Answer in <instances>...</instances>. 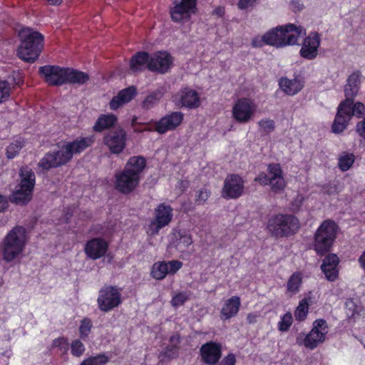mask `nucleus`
I'll return each instance as SVG.
<instances>
[{"label":"nucleus","mask_w":365,"mask_h":365,"mask_svg":"<svg viewBox=\"0 0 365 365\" xmlns=\"http://www.w3.org/2000/svg\"><path fill=\"white\" fill-rule=\"evenodd\" d=\"M29 240L26 229L15 226L10 230L0 242V257L6 264L19 260L26 250Z\"/></svg>","instance_id":"nucleus-1"},{"label":"nucleus","mask_w":365,"mask_h":365,"mask_svg":"<svg viewBox=\"0 0 365 365\" xmlns=\"http://www.w3.org/2000/svg\"><path fill=\"white\" fill-rule=\"evenodd\" d=\"M29 240L26 229L15 226L10 230L0 242V257L6 264L19 260L26 250Z\"/></svg>","instance_id":"nucleus-2"},{"label":"nucleus","mask_w":365,"mask_h":365,"mask_svg":"<svg viewBox=\"0 0 365 365\" xmlns=\"http://www.w3.org/2000/svg\"><path fill=\"white\" fill-rule=\"evenodd\" d=\"M145 167V160L141 156L131 157L124 169L115 175V187L119 192L128 194L138 185L140 173Z\"/></svg>","instance_id":"nucleus-3"},{"label":"nucleus","mask_w":365,"mask_h":365,"mask_svg":"<svg viewBox=\"0 0 365 365\" xmlns=\"http://www.w3.org/2000/svg\"><path fill=\"white\" fill-rule=\"evenodd\" d=\"M20 45L17 50L18 56L26 62H34L43 48V36L31 28H23L19 31Z\"/></svg>","instance_id":"nucleus-4"},{"label":"nucleus","mask_w":365,"mask_h":365,"mask_svg":"<svg viewBox=\"0 0 365 365\" xmlns=\"http://www.w3.org/2000/svg\"><path fill=\"white\" fill-rule=\"evenodd\" d=\"M338 230V225L331 220H324L320 224L315 231L312 245L317 255H323L330 251L336 240Z\"/></svg>","instance_id":"nucleus-5"},{"label":"nucleus","mask_w":365,"mask_h":365,"mask_svg":"<svg viewBox=\"0 0 365 365\" xmlns=\"http://www.w3.org/2000/svg\"><path fill=\"white\" fill-rule=\"evenodd\" d=\"M328 331L329 327L327 322L323 319H316L309 333L300 332L298 334L296 343L299 346L313 350L326 340Z\"/></svg>","instance_id":"nucleus-6"},{"label":"nucleus","mask_w":365,"mask_h":365,"mask_svg":"<svg viewBox=\"0 0 365 365\" xmlns=\"http://www.w3.org/2000/svg\"><path fill=\"white\" fill-rule=\"evenodd\" d=\"M35 182V174L32 170L28 167L21 168L20 182L11 195V200L21 205L28 203L32 197Z\"/></svg>","instance_id":"nucleus-7"},{"label":"nucleus","mask_w":365,"mask_h":365,"mask_svg":"<svg viewBox=\"0 0 365 365\" xmlns=\"http://www.w3.org/2000/svg\"><path fill=\"white\" fill-rule=\"evenodd\" d=\"M299 226V220L292 215L277 214L271 217L267 222V229L276 237L293 235Z\"/></svg>","instance_id":"nucleus-8"},{"label":"nucleus","mask_w":365,"mask_h":365,"mask_svg":"<svg viewBox=\"0 0 365 365\" xmlns=\"http://www.w3.org/2000/svg\"><path fill=\"white\" fill-rule=\"evenodd\" d=\"M257 105L251 98L242 97L236 100L232 108V117L238 123L245 124L255 118Z\"/></svg>","instance_id":"nucleus-9"},{"label":"nucleus","mask_w":365,"mask_h":365,"mask_svg":"<svg viewBox=\"0 0 365 365\" xmlns=\"http://www.w3.org/2000/svg\"><path fill=\"white\" fill-rule=\"evenodd\" d=\"M255 180L262 185H269L272 191L274 192H280L286 187L282 170L278 163L269 164L267 168V175L261 173Z\"/></svg>","instance_id":"nucleus-10"},{"label":"nucleus","mask_w":365,"mask_h":365,"mask_svg":"<svg viewBox=\"0 0 365 365\" xmlns=\"http://www.w3.org/2000/svg\"><path fill=\"white\" fill-rule=\"evenodd\" d=\"M93 143V137L82 138L73 142H67L54 153L59 165H62L71 160L73 155L80 153Z\"/></svg>","instance_id":"nucleus-11"},{"label":"nucleus","mask_w":365,"mask_h":365,"mask_svg":"<svg viewBox=\"0 0 365 365\" xmlns=\"http://www.w3.org/2000/svg\"><path fill=\"white\" fill-rule=\"evenodd\" d=\"M173 208L169 205L161 203L154 210V218L146 227L149 236H155L160 230L168 226L173 217Z\"/></svg>","instance_id":"nucleus-12"},{"label":"nucleus","mask_w":365,"mask_h":365,"mask_svg":"<svg viewBox=\"0 0 365 365\" xmlns=\"http://www.w3.org/2000/svg\"><path fill=\"white\" fill-rule=\"evenodd\" d=\"M97 302L101 311L108 312L112 310L121 303L120 289L112 286L103 287L99 292Z\"/></svg>","instance_id":"nucleus-13"},{"label":"nucleus","mask_w":365,"mask_h":365,"mask_svg":"<svg viewBox=\"0 0 365 365\" xmlns=\"http://www.w3.org/2000/svg\"><path fill=\"white\" fill-rule=\"evenodd\" d=\"M195 9L196 0H176L170 10L171 19L175 22L188 21Z\"/></svg>","instance_id":"nucleus-14"},{"label":"nucleus","mask_w":365,"mask_h":365,"mask_svg":"<svg viewBox=\"0 0 365 365\" xmlns=\"http://www.w3.org/2000/svg\"><path fill=\"white\" fill-rule=\"evenodd\" d=\"M320 45V35L317 32L310 33L302 43L299 50L300 56L307 60L315 59L319 54Z\"/></svg>","instance_id":"nucleus-15"},{"label":"nucleus","mask_w":365,"mask_h":365,"mask_svg":"<svg viewBox=\"0 0 365 365\" xmlns=\"http://www.w3.org/2000/svg\"><path fill=\"white\" fill-rule=\"evenodd\" d=\"M193 240L192 236L183 231H175L170 244L171 248L180 255L181 257L188 256L192 252Z\"/></svg>","instance_id":"nucleus-16"},{"label":"nucleus","mask_w":365,"mask_h":365,"mask_svg":"<svg viewBox=\"0 0 365 365\" xmlns=\"http://www.w3.org/2000/svg\"><path fill=\"white\" fill-rule=\"evenodd\" d=\"M103 143L113 154H119L126 145V132L119 128L108 133L103 138Z\"/></svg>","instance_id":"nucleus-17"},{"label":"nucleus","mask_w":365,"mask_h":365,"mask_svg":"<svg viewBox=\"0 0 365 365\" xmlns=\"http://www.w3.org/2000/svg\"><path fill=\"white\" fill-rule=\"evenodd\" d=\"M173 101L175 104L188 108H197L201 103L199 93L189 87L180 90L173 96Z\"/></svg>","instance_id":"nucleus-18"},{"label":"nucleus","mask_w":365,"mask_h":365,"mask_svg":"<svg viewBox=\"0 0 365 365\" xmlns=\"http://www.w3.org/2000/svg\"><path fill=\"white\" fill-rule=\"evenodd\" d=\"M244 181L237 175H228L224 182L222 196L226 199H236L243 193Z\"/></svg>","instance_id":"nucleus-19"},{"label":"nucleus","mask_w":365,"mask_h":365,"mask_svg":"<svg viewBox=\"0 0 365 365\" xmlns=\"http://www.w3.org/2000/svg\"><path fill=\"white\" fill-rule=\"evenodd\" d=\"M39 71L48 85L59 86L65 83L67 68L47 65L41 66Z\"/></svg>","instance_id":"nucleus-20"},{"label":"nucleus","mask_w":365,"mask_h":365,"mask_svg":"<svg viewBox=\"0 0 365 365\" xmlns=\"http://www.w3.org/2000/svg\"><path fill=\"white\" fill-rule=\"evenodd\" d=\"M182 267V263L178 260L157 262L152 266L150 275L157 280H161L168 274H175Z\"/></svg>","instance_id":"nucleus-21"},{"label":"nucleus","mask_w":365,"mask_h":365,"mask_svg":"<svg viewBox=\"0 0 365 365\" xmlns=\"http://www.w3.org/2000/svg\"><path fill=\"white\" fill-rule=\"evenodd\" d=\"M173 63V58L166 51H158L150 58L148 68L160 73H167Z\"/></svg>","instance_id":"nucleus-22"},{"label":"nucleus","mask_w":365,"mask_h":365,"mask_svg":"<svg viewBox=\"0 0 365 365\" xmlns=\"http://www.w3.org/2000/svg\"><path fill=\"white\" fill-rule=\"evenodd\" d=\"M282 32L283 47L298 44L299 38L306 34V29L294 24L281 26Z\"/></svg>","instance_id":"nucleus-23"},{"label":"nucleus","mask_w":365,"mask_h":365,"mask_svg":"<svg viewBox=\"0 0 365 365\" xmlns=\"http://www.w3.org/2000/svg\"><path fill=\"white\" fill-rule=\"evenodd\" d=\"M108 250V243L102 238L96 237L88 240L85 245V253L92 259L103 257Z\"/></svg>","instance_id":"nucleus-24"},{"label":"nucleus","mask_w":365,"mask_h":365,"mask_svg":"<svg viewBox=\"0 0 365 365\" xmlns=\"http://www.w3.org/2000/svg\"><path fill=\"white\" fill-rule=\"evenodd\" d=\"M183 120V114L181 112H173L162 118L155 125L158 133L163 134L169 130L175 129L180 125Z\"/></svg>","instance_id":"nucleus-25"},{"label":"nucleus","mask_w":365,"mask_h":365,"mask_svg":"<svg viewBox=\"0 0 365 365\" xmlns=\"http://www.w3.org/2000/svg\"><path fill=\"white\" fill-rule=\"evenodd\" d=\"M200 356L206 364H215L221 356L220 344L210 341L203 344L200 348Z\"/></svg>","instance_id":"nucleus-26"},{"label":"nucleus","mask_w":365,"mask_h":365,"mask_svg":"<svg viewBox=\"0 0 365 365\" xmlns=\"http://www.w3.org/2000/svg\"><path fill=\"white\" fill-rule=\"evenodd\" d=\"M339 263V259L335 254H329L324 259L321 269L328 281L334 282L338 278Z\"/></svg>","instance_id":"nucleus-27"},{"label":"nucleus","mask_w":365,"mask_h":365,"mask_svg":"<svg viewBox=\"0 0 365 365\" xmlns=\"http://www.w3.org/2000/svg\"><path fill=\"white\" fill-rule=\"evenodd\" d=\"M351 119V118L347 113V109L345 106L339 103L331 125V131L336 134L342 133L346 129Z\"/></svg>","instance_id":"nucleus-28"},{"label":"nucleus","mask_w":365,"mask_h":365,"mask_svg":"<svg viewBox=\"0 0 365 365\" xmlns=\"http://www.w3.org/2000/svg\"><path fill=\"white\" fill-rule=\"evenodd\" d=\"M304 86V81L299 78L289 79L287 77H282L279 80V88L288 96L297 94L302 90Z\"/></svg>","instance_id":"nucleus-29"},{"label":"nucleus","mask_w":365,"mask_h":365,"mask_svg":"<svg viewBox=\"0 0 365 365\" xmlns=\"http://www.w3.org/2000/svg\"><path fill=\"white\" fill-rule=\"evenodd\" d=\"M136 88L130 86L120 91L117 96H114L110 101V108L117 110L125 104L129 103L136 95Z\"/></svg>","instance_id":"nucleus-30"},{"label":"nucleus","mask_w":365,"mask_h":365,"mask_svg":"<svg viewBox=\"0 0 365 365\" xmlns=\"http://www.w3.org/2000/svg\"><path fill=\"white\" fill-rule=\"evenodd\" d=\"M361 76V73L358 71L349 75L344 87L346 99H354L357 95L360 88Z\"/></svg>","instance_id":"nucleus-31"},{"label":"nucleus","mask_w":365,"mask_h":365,"mask_svg":"<svg viewBox=\"0 0 365 365\" xmlns=\"http://www.w3.org/2000/svg\"><path fill=\"white\" fill-rule=\"evenodd\" d=\"M240 305L241 300L237 296H233L225 300L220 311V319L227 320L235 317L239 312Z\"/></svg>","instance_id":"nucleus-32"},{"label":"nucleus","mask_w":365,"mask_h":365,"mask_svg":"<svg viewBox=\"0 0 365 365\" xmlns=\"http://www.w3.org/2000/svg\"><path fill=\"white\" fill-rule=\"evenodd\" d=\"M118 118L115 115L106 113L101 115L95 123L93 129L96 132H101L114 126L117 123Z\"/></svg>","instance_id":"nucleus-33"},{"label":"nucleus","mask_w":365,"mask_h":365,"mask_svg":"<svg viewBox=\"0 0 365 365\" xmlns=\"http://www.w3.org/2000/svg\"><path fill=\"white\" fill-rule=\"evenodd\" d=\"M264 39L267 45L277 48L283 47L282 32L281 26L274 28L264 34Z\"/></svg>","instance_id":"nucleus-34"},{"label":"nucleus","mask_w":365,"mask_h":365,"mask_svg":"<svg viewBox=\"0 0 365 365\" xmlns=\"http://www.w3.org/2000/svg\"><path fill=\"white\" fill-rule=\"evenodd\" d=\"M347 109V113L352 118L354 115L361 118L365 113V106L361 102H354V99H345L340 103Z\"/></svg>","instance_id":"nucleus-35"},{"label":"nucleus","mask_w":365,"mask_h":365,"mask_svg":"<svg viewBox=\"0 0 365 365\" xmlns=\"http://www.w3.org/2000/svg\"><path fill=\"white\" fill-rule=\"evenodd\" d=\"M303 273L299 271L294 272L288 279L287 282V292L291 295L299 292L302 284Z\"/></svg>","instance_id":"nucleus-36"},{"label":"nucleus","mask_w":365,"mask_h":365,"mask_svg":"<svg viewBox=\"0 0 365 365\" xmlns=\"http://www.w3.org/2000/svg\"><path fill=\"white\" fill-rule=\"evenodd\" d=\"M89 79L87 73L67 68L65 83L83 84Z\"/></svg>","instance_id":"nucleus-37"},{"label":"nucleus","mask_w":365,"mask_h":365,"mask_svg":"<svg viewBox=\"0 0 365 365\" xmlns=\"http://www.w3.org/2000/svg\"><path fill=\"white\" fill-rule=\"evenodd\" d=\"M150 58L146 52H138L130 59V68L132 71L136 72L142 70L145 64H148Z\"/></svg>","instance_id":"nucleus-38"},{"label":"nucleus","mask_w":365,"mask_h":365,"mask_svg":"<svg viewBox=\"0 0 365 365\" xmlns=\"http://www.w3.org/2000/svg\"><path fill=\"white\" fill-rule=\"evenodd\" d=\"M170 346L161 354L163 359L165 358L172 359L175 357L178 353L180 336L178 334H173L170 339Z\"/></svg>","instance_id":"nucleus-39"},{"label":"nucleus","mask_w":365,"mask_h":365,"mask_svg":"<svg viewBox=\"0 0 365 365\" xmlns=\"http://www.w3.org/2000/svg\"><path fill=\"white\" fill-rule=\"evenodd\" d=\"M24 140L21 137L14 138L6 147V155L9 159H13L19 155L20 150L24 145Z\"/></svg>","instance_id":"nucleus-40"},{"label":"nucleus","mask_w":365,"mask_h":365,"mask_svg":"<svg viewBox=\"0 0 365 365\" xmlns=\"http://www.w3.org/2000/svg\"><path fill=\"white\" fill-rule=\"evenodd\" d=\"M355 155L352 153L343 152L338 158V166L341 171L349 170L355 161Z\"/></svg>","instance_id":"nucleus-41"},{"label":"nucleus","mask_w":365,"mask_h":365,"mask_svg":"<svg viewBox=\"0 0 365 365\" xmlns=\"http://www.w3.org/2000/svg\"><path fill=\"white\" fill-rule=\"evenodd\" d=\"M310 298L306 297L299 301L294 311V317L297 321H304L308 314Z\"/></svg>","instance_id":"nucleus-42"},{"label":"nucleus","mask_w":365,"mask_h":365,"mask_svg":"<svg viewBox=\"0 0 365 365\" xmlns=\"http://www.w3.org/2000/svg\"><path fill=\"white\" fill-rule=\"evenodd\" d=\"M362 308L352 299H349L345 302V312L348 318L356 319L360 316Z\"/></svg>","instance_id":"nucleus-43"},{"label":"nucleus","mask_w":365,"mask_h":365,"mask_svg":"<svg viewBox=\"0 0 365 365\" xmlns=\"http://www.w3.org/2000/svg\"><path fill=\"white\" fill-rule=\"evenodd\" d=\"M165 89L160 88L150 93L144 100L143 105L145 108H150L155 105L163 96Z\"/></svg>","instance_id":"nucleus-44"},{"label":"nucleus","mask_w":365,"mask_h":365,"mask_svg":"<svg viewBox=\"0 0 365 365\" xmlns=\"http://www.w3.org/2000/svg\"><path fill=\"white\" fill-rule=\"evenodd\" d=\"M39 166L43 169L48 170L60 165L57 161L55 153H49L45 155V156L39 162Z\"/></svg>","instance_id":"nucleus-45"},{"label":"nucleus","mask_w":365,"mask_h":365,"mask_svg":"<svg viewBox=\"0 0 365 365\" xmlns=\"http://www.w3.org/2000/svg\"><path fill=\"white\" fill-rule=\"evenodd\" d=\"M293 323V317L292 313L287 312L280 317L277 323V328L280 331H287L289 329Z\"/></svg>","instance_id":"nucleus-46"},{"label":"nucleus","mask_w":365,"mask_h":365,"mask_svg":"<svg viewBox=\"0 0 365 365\" xmlns=\"http://www.w3.org/2000/svg\"><path fill=\"white\" fill-rule=\"evenodd\" d=\"M189 298L190 294L187 292H180L173 296L170 303L173 307L177 308L183 305L189 299Z\"/></svg>","instance_id":"nucleus-47"},{"label":"nucleus","mask_w":365,"mask_h":365,"mask_svg":"<svg viewBox=\"0 0 365 365\" xmlns=\"http://www.w3.org/2000/svg\"><path fill=\"white\" fill-rule=\"evenodd\" d=\"M11 86L5 81H0V103L7 101L10 96Z\"/></svg>","instance_id":"nucleus-48"},{"label":"nucleus","mask_w":365,"mask_h":365,"mask_svg":"<svg viewBox=\"0 0 365 365\" xmlns=\"http://www.w3.org/2000/svg\"><path fill=\"white\" fill-rule=\"evenodd\" d=\"M92 322L89 319H83L79 326V331L81 338L86 337L91 331Z\"/></svg>","instance_id":"nucleus-49"},{"label":"nucleus","mask_w":365,"mask_h":365,"mask_svg":"<svg viewBox=\"0 0 365 365\" xmlns=\"http://www.w3.org/2000/svg\"><path fill=\"white\" fill-rule=\"evenodd\" d=\"M71 350L73 356H81L85 351V346L80 340L76 339L71 344Z\"/></svg>","instance_id":"nucleus-50"},{"label":"nucleus","mask_w":365,"mask_h":365,"mask_svg":"<svg viewBox=\"0 0 365 365\" xmlns=\"http://www.w3.org/2000/svg\"><path fill=\"white\" fill-rule=\"evenodd\" d=\"M258 125L261 130L267 133L272 132L274 129V122L271 119H262L258 122Z\"/></svg>","instance_id":"nucleus-51"},{"label":"nucleus","mask_w":365,"mask_h":365,"mask_svg":"<svg viewBox=\"0 0 365 365\" xmlns=\"http://www.w3.org/2000/svg\"><path fill=\"white\" fill-rule=\"evenodd\" d=\"M210 192L206 188H202L197 192L196 195V202L199 205L205 203L210 197Z\"/></svg>","instance_id":"nucleus-52"},{"label":"nucleus","mask_w":365,"mask_h":365,"mask_svg":"<svg viewBox=\"0 0 365 365\" xmlns=\"http://www.w3.org/2000/svg\"><path fill=\"white\" fill-rule=\"evenodd\" d=\"M90 358L92 360L94 365H105L110 360V357L105 354H98Z\"/></svg>","instance_id":"nucleus-53"},{"label":"nucleus","mask_w":365,"mask_h":365,"mask_svg":"<svg viewBox=\"0 0 365 365\" xmlns=\"http://www.w3.org/2000/svg\"><path fill=\"white\" fill-rule=\"evenodd\" d=\"M68 341L64 337H60L53 340L52 346L54 348H58L61 350L66 351L68 349Z\"/></svg>","instance_id":"nucleus-54"},{"label":"nucleus","mask_w":365,"mask_h":365,"mask_svg":"<svg viewBox=\"0 0 365 365\" xmlns=\"http://www.w3.org/2000/svg\"><path fill=\"white\" fill-rule=\"evenodd\" d=\"M258 0H239L237 6L240 9L244 10L252 7Z\"/></svg>","instance_id":"nucleus-55"},{"label":"nucleus","mask_w":365,"mask_h":365,"mask_svg":"<svg viewBox=\"0 0 365 365\" xmlns=\"http://www.w3.org/2000/svg\"><path fill=\"white\" fill-rule=\"evenodd\" d=\"M356 132L363 138H365V117L356 125Z\"/></svg>","instance_id":"nucleus-56"},{"label":"nucleus","mask_w":365,"mask_h":365,"mask_svg":"<svg viewBox=\"0 0 365 365\" xmlns=\"http://www.w3.org/2000/svg\"><path fill=\"white\" fill-rule=\"evenodd\" d=\"M236 358L235 354H229L218 365H235Z\"/></svg>","instance_id":"nucleus-57"},{"label":"nucleus","mask_w":365,"mask_h":365,"mask_svg":"<svg viewBox=\"0 0 365 365\" xmlns=\"http://www.w3.org/2000/svg\"><path fill=\"white\" fill-rule=\"evenodd\" d=\"M264 44H266L264 34L262 36H256L252 39V45L254 47H262Z\"/></svg>","instance_id":"nucleus-58"},{"label":"nucleus","mask_w":365,"mask_h":365,"mask_svg":"<svg viewBox=\"0 0 365 365\" xmlns=\"http://www.w3.org/2000/svg\"><path fill=\"white\" fill-rule=\"evenodd\" d=\"M324 192L329 195H331L338 193L339 190L336 185H329L324 188Z\"/></svg>","instance_id":"nucleus-59"},{"label":"nucleus","mask_w":365,"mask_h":365,"mask_svg":"<svg viewBox=\"0 0 365 365\" xmlns=\"http://www.w3.org/2000/svg\"><path fill=\"white\" fill-rule=\"evenodd\" d=\"M8 206V200L6 197L0 195V212L4 211Z\"/></svg>","instance_id":"nucleus-60"},{"label":"nucleus","mask_w":365,"mask_h":365,"mask_svg":"<svg viewBox=\"0 0 365 365\" xmlns=\"http://www.w3.org/2000/svg\"><path fill=\"white\" fill-rule=\"evenodd\" d=\"M303 200H304V198L302 195H297L296 197V198L294 199L293 206H294V204H296L295 208H297V209L299 208V206L302 204Z\"/></svg>","instance_id":"nucleus-61"},{"label":"nucleus","mask_w":365,"mask_h":365,"mask_svg":"<svg viewBox=\"0 0 365 365\" xmlns=\"http://www.w3.org/2000/svg\"><path fill=\"white\" fill-rule=\"evenodd\" d=\"M360 266L365 270V250L359 258Z\"/></svg>","instance_id":"nucleus-62"},{"label":"nucleus","mask_w":365,"mask_h":365,"mask_svg":"<svg viewBox=\"0 0 365 365\" xmlns=\"http://www.w3.org/2000/svg\"><path fill=\"white\" fill-rule=\"evenodd\" d=\"M214 13L219 16H222L225 14V9L223 7H218L215 9Z\"/></svg>","instance_id":"nucleus-63"},{"label":"nucleus","mask_w":365,"mask_h":365,"mask_svg":"<svg viewBox=\"0 0 365 365\" xmlns=\"http://www.w3.org/2000/svg\"><path fill=\"white\" fill-rule=\"evenodd\" d=\"M80 365H94L91 358H88L85 360H83Z\"/></svg>","instance_id":"nucleus-64"}]
</instances>
